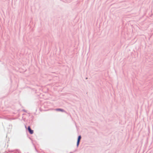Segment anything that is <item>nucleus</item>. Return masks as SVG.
<instances>
[{
    "label": "nucleus",
    "mask_w": 153,
    "mask_h": 153,
    "mask_svg": "<svg viewBox=\"0 0 153 153\" xmlns=\"http://www.w3.org/2000/svg\"><path fill=\"white\" fill-rule=\"evenodd\" d=\"M27 129L30 134H32L33 133V130L31 129L30 126H29L28 127Z\"/></svg>",
    "instance_id": "nucleus-1"
},
{
    "label": "nucleus",
    "mask_w": 153,
    "mask_h": 153,
    "mask_svg": "<svg viewBox=\"0 0 153 153\" xmlns=\"http://www.w3.org/2000/svg\"><path fill=\"white\" fill-rule=\"evenodd\" d=\"M81 139V137L80 136H79L78 137V139L77 141V146H78V145L79 144V141H80V140Z\"/></svg>",
    "instance_id": "nucleus-2"
},
{
    "label": "nucleus",
    "mask_w": 153,
    "mask_h": 153,
    "mask_svg": "<svg viewBox=\"0 0 153 153\" xmlns=\"http://www.w3.org/2000/svg\"><path fill=\"white\" fill-rule=\"evenodd\" d=\"M56 110L57 111H64V110L61 109H56Z\"/></svg>",
    "instance_id": "nucleus-3"
}]
</instances>
